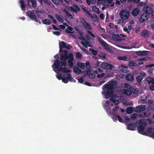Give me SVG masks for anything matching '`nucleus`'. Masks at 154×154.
Wrapping results in <instances>:
<instances>
[{"label":"nucleus","mask_w":154,"mask_h":154,"mask_svg":"<svg viewBox=\"0 0 154 154\" xmlns=\"http://www.w3.org/2000/svg\"><path fill=\"white\" fill-rule=\"evenodd\" d=\"M143 10L145 12L143 13L139 20L140 22L142 23L147 20L150 14H151L152 16L154 17V11H153L151 7L149 6H144L143 8Z\"/></svg>","instance_id":"f257e3e1"},{"label":"nucleus","mask_w":154,"mask_h":154,"mask_svg":"<svg viewBox=\"0 0 154 154\" xmlns=\"http://www.w3.org/2000/svg\"><path fill=\"white\" fill-rule=\"evenodd\" d=\"M103 87L107 89L106 93V98H107L110 96L114 88L113 84L112 83L109 82L105 84Z\"/></svg>","instance_id":"f03ea898"},{"label":"nucleus","mask_w":154,"mask_h":154,"mask_svg":"<svg viewBox=\"0 0 154 154\" xmlns=\"http://www.w3.org/2000/svg\"><path fill=\"white\" fill-rule=\"evenodd\" d=\"M97 38L99 42L101 44L105 50L111 53L112 52V50L109 45L107 44L100 37L98 36Z\"/></svg>","instance_id":"7ed1b4c3"},{"label":"nucleus","mask_w":154,"mask_h":154,"mask_svg":"<svg viewBox=\"0 0 154 154\" xmlns=\"http://www.w3.org/2000/svg\"><path fill=\"white\" fill-rule=\"evenodd\" d=\"M137 130L139 133L141 134L147 125V123L145 121L140 120L139 121Z\"/></svg>","instance_id":"20e7f679"},{"label":"nucleus","mask_w":154,"mask_h":154,"mask_svg":"<svg viewBox=\"0 0 154 154\" xmlns=\"http://www.w3.org/2000/svg\"><path fill=\"white\" fill-rule=\"evenodd\" d=\"M81 8L82 10L85 12L92 19H93V21H97L98 20V17L96 14H95V16H93L92 14L87 10L85 7L83 5L81 6Z\"/></svg>","instance_id":"39448f33"},{"label":"nucleus","mask_w":154,"mask_h":154,"mask_svg":"<svg viewBox=\"0 0 154 154\" xmlns=\"http://www.w3.org/2000/svg\"><path fill=\"white\" fill-rule=\"evenodd\" d=\"M130 14L129 11L127 10H124L120 12V16L123 20H126L129 17Z\"/></svg>","instance_id":"423d86ee"},{"label":"nucleus","mask_w":154,"mask_h":154,"mask_svg":"<svg viewBox=\"0 0 154 154\" xmlns=\"http://www.w3.org/2000/svg\"><path fill=\"white\" fill-rule=\"evenodd\" d=\"M72 47L69 44L64 41H62L59 43V52L62 51H63L62 49V48H66L70 50Z\"/></svg>","instance_id":"0eeeda50"},{"label":"nucleus","mask_w":154,"mask_h":154,"mask_svg":"<svg viewBox=\"0 0 154 154\" xmlns=\"http://www.w3.org/2000/svg\"><path fill=\"white\" fill-rule=\"evenodd\" d=\"M66 60H62L60 62L58 60H55V61L54 63L55 68L57 69L60 68V67L61 66L60 65V64L62 66H66Z\"/></svg>","instance_id":"6e6552de"},{"label":"nucleus","mask_w":154,"mask_h":154,"mask_svg":"<svg viewBox=\"0 0 154 154\" xmlns=\"http://www.w3.org/2000/svg\"><path fill=\"white\" fill-rule=\"evenodd\" d=\"M80 21L85 29H87L89 30H91L92 29V27L91 25L88 22H86L84 18L81 19Z\"/></svg>","instance_id":"1a4fd4ad"},{"label":"nucleus","mask_w":154,"mask_h":154,"mask_svg":"<svg viewBox=\"0 0 154 154\" xmlns=\"http://www.w3.org/2000/svg\"><path fill=\"white\" fill-rule=\"evenodd\" d=\"M62 52L64 53V54L63 55L62 54L60 56V59L62 60H67L69 58V54L70 53L68 54V52L66 51H62Z\"/></svg>","instance_id":"9d476101"},{"label":"nucleus","mask_w":154,"mask_h":154,"mask_svg":"<svg viewBox=\"0 0 154 154\" xmlns=\"http://www.w3.org/2000/svg\"><path fill=\"white\" fill-rule=\"evenodd\" d=\"M146 109L144 105H141L134 108V111L136 112H139L144 111Z\"/></svg>","instance_id":"9b49d317"},{"label":"nucleus","mask_w":154,"mask_h":154,"mask_svg":"<svg viewBox=\"0 0 154 154\" xmlns=\"http://www.w3.org/2000/svg\"><path fill=\"white\" fill-rule=\"evenodd\" d=\"M140 75L137 76L136 78V80L139 83H140L143 79L146 76V74L144 72H142L140 73Z\"/></svg>","instance_id":"f8f14e48"},{"label":"nucleus","mask_w":154,"mask_h":154,"mask_svg":"<svg viewBox=\"0 0 154 154\" xmlns=\"http://www.w3.org/2000/svg\"><path fill=\"white\" fill-rule=\"evenodd\" d=\"M27 14L28 16L32 20H34L35 21L37 22H38V20L37 19L36 16L34 14L33 12L29 11H28Z\"/></svg>","instance_id":"ddd939ff"},{"label":"nucleus","mask_w":154,"mask_h":154,"mask_svg":"<svg viewBox=\"0 0 154 154\" xmlns=\"http://www.w3.org/2000/svg\"><path fill=\"white\" fill-rule=\"evenodd\" d=\"M69 55V59L68 60V62L70 68H72L73 65V61L74 59V57L72 53L71 52H70Z\"/></svg>","instance_id":"4468645a"},{"label":"nucleus","mask_w":154,"mask_h":154,"mask_svg":"<svg viewBox=\"0 0 154 154\" xmlns=\"http://www.w3.org/2000/svg\"><path fill=\"white\" fill-rule=\"evenodd\" d=\"M69 8L71 11L76 13L80 11V8L76 4H74L73 6H70Z\"/></svg>","instance_id":"2eb2a0df"},{"label":"nucleus","mask_w":154,"mask_h":154,"mask_svg":"<svg viewBox=\"0 0 154 154\" xmlns=\"http://www.w3.org/2000/svg\"><path fill=\"white\" fill-rule=\"evenodd\" d=\"M101 67L102 68L105 69H111L113 66L111 64H108L107 63L104 62L102 64Z\"/></svg>","instance_id":"dca6fc26"},{"label":"nucleus","mask_w":154,"mask_h":154,"mask_svg":"<svg viewBox=\"0 0 154 154\" xmlns=\"http://www.w3.org/2000/svg\"><path fill=\"white\" fill-rule=\"evenodd\" d=\"M85 71L86 73L89 78L92 79L95 78V75L93 73L91 72V69L85 70Z\"/></svg>","instance_id":"f3484780"},{"label":"nucleus","mask_w":154,"mask_h":154,"mask_svg":"<svg viewBox=\"0 0 154 154\" xmlns=\"http://www.w3.org/2000/svg\"><path fill=\"white\" fill-rule=\"evenodd\" d=\"M148 51H138L136 52V54L139 56H142L147 55L148 54Z\"/></svg>","instance_id":"a211bd4d"},{"label":"nucleus","mask_w":154,"mask_h":154,"mask_svg":"<svg viewBox=\"0 0 154 154\" xmlns=\"http://www.w3.org/2000/svg\"><path fill=\"white\" fill-rule=\"evenodd\" d=\"M73 71L77 75L82 73V71L77 66H75L73 68Z\"/></svg>","instance_id":"6ab92c4d"},{"label":"nucleus","mask_w":154,"mask_h":154,"mask_svg":"<svg viewBox=\"0 0 154 154\" xmlns=\"http://www.w3.org/2000/svg\"><path fill=\"white\" fill-rule=\"evenodd\" d=\"M58 71L62 72L63 73H67L70 72L71 71L69 69H68L66 67H64L63 68L62 66L60 67V68L57 69Z\"/></svg>","instance_id":"aec40b11"},{"label":"nucleus","mask_w":154,"mask_h":154,"mask_svg":"<svg viewBox=\"0 0 154 154\" xmlns=\"http://www.w3.org/2000/svg\"><path fill=\"white\" fill-rule=\"evenodd\" d=\"M134 76L130 73L126 75L125 79L128 81L131 82L134 80Z\"/></svg>","instance_id":"412c9836"},{"label":"nucleus","mask_w":154,"mask_h":154,"mask_svg":"<svg viewBox=\"0 0 154 154\" xmlns=\"http://www.w3.org/2000/svg\"><path fill=\"white\" fill-rule=\"evenodd\" d=\"M141 34L142 36L144 38H146L149 37V34L148 31L145 29L143 30L141 32Z\"/></svg>","instance_id":"4be33fe9"},{"label":"nucleus","mask_w":154,"mask_h":154,"mask_svg":"<svg viewBox=\"0 0 154 154\" xmlns=\"http://www.w3.org/2000/svg\"><path fill=\"white\" fill-rule=\"evenodd\" d=\"M136 126L134 123L129 124L127 125V128L128 130L133 131L135 129Z\"/></svg>","instance_id":"5701e85b"},{"label":"nucleus","mask_w":154,"mask_h":154,"mask_svg":"<svg viewBox=\"0 0 154 154\" xmlns=\"http://www.w3.org/2000/svg\"><path fill=\"white\" fill-rule=\"evenodd\" d=\"M140 12V10L138 8H135L132 11L131 14L134 17L137 16Z\"/></svg>","instance_id":"b1692460"},{"label":"nucleus","mask_w":154,"mask_h":154,"mask_svg":"<svg viewBox=\"0 0 154 154\" xmlns=\"http://www.w3.org/2000/svg\"><path fill=\"white\" fill-rule=\"evenodd\" d=\"M38 1L41 5H43V2L45 4L48 5H50L51 3V2L48 0H38Z\"/></svg>","instance_id":"393cba45"},{"label":"nucleus","mask_w":154,"mask_h":154,"mask_svg":"<svg viewBox=\"0 0 154 154\" xmlns=\"http://www.w3.org/2000/svg\"><path fill=\"white\" fill-rule=\"evenodd\" d=\"M122 92L124 94L128 96H129L131 95V93L130 89H123L122 90Z\"/></svg>","instance_id":"a878e982"},{"label":"nucleus","mask_w":154,"mask_h":154,"mask_svg":"<svg viewBox=\"0 0 154 154\" xmlns=\"http://www.w3.org/2000/svg\"><path fill=\"white\" fill-rule=\"evenodd\" d=\"M146 80L149 84H154V78H153L148 77L146 79Z\"/></svg>","instance_id":"bb28decb"},{"label":"nucleus","mask_w":154,"mask_h":154,"mask_svg":"<svg viewBox=\"0 0 154 154\" xmlns=\"http://www.w3.org/2000/svg\"><path fill=\"white\" fill-rule=\"evenodd\" d=\"M63 11L64 12L66 15L69 18L71 19H73V16L67 10L65 9L63 10Z\"/></svg>","instance_id":"cd10ccee"},{"label":"nucleus","mask_w":154,"mask_h":154,"mask_svg":"<svg viewBox=\"0 0 154 154\" xmlns=\"http://www.w3.org/2000/svg\"><path fill=\"white\" fill-rule=\"evenodd\" d=\"M42 23L46 25H50L51 23V21L48 19H45L42 20Z\"/></svg>","instance_id":"c85d7f7f"},{"label":"nucleus","mask_w":154,"mask_h":154,"mask_svg":"<svg viewBox=\"0 0 154 154\" xmlns=\"http://www.w3.org/2000/svg\"><path fill=\"white\" fill-rule=\"evenodd\" d=\"M133 107H129L127 108L126 111L128 114H131L132 113L133 111Z\"/></svg>","instance_id":"c756f323"},{"label":"nucleus","mask_w":154,"mask_h":154,"mask_svg":"<svg viewBox=\"0 0 154 154\" xmlns=\"http://www.w3.org/2000/svg\"><path fill=\"white\" fill-rule=\"evenodd\" d=\"M20 3L22 10L23 11H25V10L26 6L24 1L23 0H20Z\"/></svg>","instance_id":"7c9ffc66"},{"label":"nucleus","mask_w":154,"mask_h":154,"mask_svg":"<svg viewBox=\"0 0 154 154\" xmlns=\"http://www.w3.org/2000/svg\"><path fill=\"white\" fill-rule=\"evenodd\" d=\"M92 10L94 12L97 14H99L100 13L99 9L98 8H97L95 5L93 6L92 7Z\"/></svg>","instance_id":"2f4dec72"},{"label":"nucleus","mask_w":154,"mask_h":154,"mask_svg":"<svg viewBox=\"0 0 154 154\" xmlns=\"http://www.w3.org/2000/svg\"><path fill=\"white\" fill-rule=\"evenodd\" d=\"M77 65L82 69H85V65L83 63L79 62L77 63Z\"/></svg>","instance_id":"473e14b6"},{"label":"nucleus","mask_w":154,"mask_h":154,"mask_svg":"<svg viewBox=\"0 0 154 154\" xmlns=\"http://www.w3.org/2000/svg\"><path fill=\"white\" fill-rule=\"evenodd\" d=\"M55 17L57 20L59 22L61 23H63V19L60 17V16L58 15V14H55Z\"/></svg>","instance_id":"72a5a7b5"},{"label":"nucleus","mask_w":154,"mask_h":154,"mask_svg":"<svg viewBox=\"0 0 154 154\" xmlns=\"http://www.w3.org/2000/svg\"><path fill=\"white\" fill-rule=\"evenodd\" d=\"M128 65L130 66H137V64L134 60H131L129 61Z\"/></svg>","instance_id":"f704fd0d"},{"label":"nucleus","mask_w":154,"mask_h":154,"mask_svg":"<svg viewBox=\"0 0 154 154\" xmlns=\"http://www.w3.org/2000/svg\"><path fill=\"white\" fill-rule=\"evenodd\" d=\"M89 44V42L87 40L85 41L84 42L82 41L81 42L82 45L86 47H87Z\"/></svg>","instance_id":"c9c22d12"},{"label":"nucleus","mask_w":154,"mask_h":154,"mask_svg":"<svg viewBox=\"0 0 154 154\" xmlns=\"http://www.w3.org/2000/svg\"><path fill=\"white\" fill-rule=\"evenodd\" d=\"M114 117H115L116 119H118L119 121L120 122H123V119H122L121 117L117 115H114ZM117 120V119H116Z\"/></svg>","instance_id":"e433bc0d"},{"label":"nucleus","mask_w":154,"mask_h":154,"mask_svg":"<svg viewBox=\"0 0 154 154\" xmlns=\"http://www.w3.org/2000/svg\"><path fill=\"white\" fill-rule=\"evenodd\" d=\"M73 30L72 28L70 26H68L67 27V29H65L66 32L68 33H69L72 32L71 31Z\"/></svg>","instance_id":"4c0bfd02"},{"label":"nucleus","mask_w":154,"mask_h":154,"mask_svg":"<svg viewBox=\"0 0 154 154\" xmlns=\"http://www.w3.org/2000/svg\"><path fill=\"white\" fill-rule=\"evenodd\" d=\"M80 48L81 50L83 51L85 53H86L88 54H89L90 53L85 48H84L82 46H81Z\"/></svg>","instance_id":"58836bf2"},{"label":"nucleus","mask_w":154,"mask_h":154,"mask_svg":"<svg viewBox=\"0 0 154 154\" xmlns=\"http://www.w3.org/2000/svg\"><path fill=\"white\" fill-rule=\"evenodd\" d=\"M66 75L67 77H66V78L69 81H72V75L70 73H68L66 74Z\"/></svg>","instance_id":"ea45409f"},{"label":"nucleus","mask_w":154,"mask_h":154,"mask_svg":"<svg viewBox=\"0 0 154 154\" xmlns=\"http://www.w3.org/2000/svg\"><path fill=\"white\" fill-rule=\"evenodd\" d=\"M89 50L92 52V54L94 55H96L97 54V52L94 49L90 48Z\"/></svg>","instance_id":"a19ab883"},{"label":"nucleus","mask_w":154,"mask_h":154,"mask_svg":"<svg viewBox=\"0 0 154 154\" xmlns=\"http://www.w3.org/2000/svg\"><path fill=\"white\" fill-rule=\"evenodd\" d=\"M52 2L55 4L59 5L60 3V1L62 2L63 0H51Z\"/></svg>","instance_id":"79ce46f5"},{"label":"nucleus","mask_w":154,"mask_h":154,"mask_svg":"<svg viewBox=\"0 0 154 154\" xmlns=\"http://www.w3.org/2000/svg\"><path fill=\"white\" fill-rule=\"evenodd\" d=\"M31 2L32 3V7L35 8L37 6V2L35 0H31Z\"/></svg>","instance_id":"37998d69"},{"label":"nucleus","mask_w":154,"mask_h":154,"mask_svg":"<svg viewBox=\"0 0 154 154\" xmlns=\"http://www.w3.org/2000/svg\"><path fill=\"white\" fill-rule=\"evenodd\" d=\"M118 58L119 60H123L124 61L126 60L127 59V58L126 56H119L118 57Z\"/></svg>","instance_id":"c03bdc74"},{"label":"nucleus","mask_w":154,"mask_h":154,"mask_svg":"<svg viewBox=\"0 0 154 154\" xmlns=\"http://www.w3.org/2000/svg\"><path fill=\"white\" fill-rule=\"evenodd\" d=\"M76 57L77 58L81 59L82 57V55L80 52H77L76 53Z\"/></svg>","instance_id":"a18cd8bd"},{"label":"nucleus","mask_w":154,"mask_h":154,"mask_svg":"<svg viewBox=\"0 0 154 154\" xmlns=\"http://www.w3.org/2000/svg\"><path fill=\"white\" fill-rule=\"evenodd\" d=\"M98 56L100 57L103 59H105L106 58V54H98Z\"/></svg>","instance_id":"49530a36"},{"label":"nucleus","mask_w":154,"mask_h":154,"mask_svg":"<svg viewBox=\"0 0 154 154\" xmlns=\"http://www.w3.org/2000/svg\"><path fill=\"white\" fill-rule=\"evenodd\" d=\"M91 65L90 64L89 62L88 61L86 62V68L87 69H89L91 67Z\"/></svg>","instance_id":"de8ad7c7"},{"label":"nucleus","mask_w":154,"mask_h":154,"mask_svg":"<svg viewBox=\"0 0 154 154\" xmlns=\"http://www.w3.org/2000/svg\"><path fill=\"white\" fill-rule=\"evenodd\" d=\"M136 116H137V114H132L130 117L131 119L132 120H134L136 119Z\"/></svg>","instance_id":"09e8293b"},{"label":"nucleus","mask_w":154,"mask_h":154,"mask_svg":"<svg viewBox=\"0 0 154 154\" xmlns=\"http://www.w3.org/2000/svg\"><path fill=\"white\" fill-rule=\"evenodd\" d=\"M35 12H36V15H38V13H41V14H43V13H44V11L43 10H36L35 11Z\"/></svg>","instance_id":"8fccbe9b"},{"label":"nucleus","mask_w":154,"mask_h":154,"mask_svg":"<svg viewBox=\"0 0 154 154\" xmlns=\"http://www.w3.org/2000/svg\"><path fill=\"white\" fill-rule=\"evenodd\" d=\"M105 75L104 73H102L101 74H98L97 75V77L101 79Z\"/></svg>","instance_id":"3c124183"},{"label":"nucleus","mask_w":154,"mask_h":154,"mask_svg":"<svg viewBox=\"0 0 154 154\" xmlns=\"http://www.w3.org/2000/svg\"><path fill=\"white\" fill-rule=\"evenodd\" d=\"M53 33L54 34L57 36H59L61 34V33L58 31H54Z\"/></svg>","instance_id":"603ef678"},{"label":"nucleus","mask_w":154,"mask_h":154,"mask_svg":"<svg viewBox=\"0 0 154 154\" xmlns=\"http://www.w3.org/2000/svg\"><path fill=\"white\" fill-rule=\"evenodd\" d=\"M130 90L131 91V94L133 93L134 94H136L137 93L136 92H135V89L133 88L132 87L131 88H130Z\"/></svg>","instance_id":"864d4df0"},{"label":"nucleus","mask_w":154,"mask_h":154,"mask_svg":"<svg viewBox=\"0 0 154 154\" xmlns=\"http://www.w3.org/2000/svg\"><path fill=\"white\" fill-rule=\"evenodd\" d=\"M62 80V82L65 83H67L68 82V81L66 78H63Z\"/></svg>","instance_id":"5fc2aeb1"},{"label":"nucleus","mask_w":154,"mask_h":154,"mask_svg":"<svg viewBox=\"0 0 154 154\" xmlns=\"http://www.w3.org/2000/svg\"><path fill=\"white\" fill-rule=\"evenodd\" d=\"M119 109V107L118 106H116L115 107L113 108V111L114 112H116L117 110Z\"/></svg>","instance_id":"6e6d98bb"},{"label":"nucleus","mask_w":154,"mask_h":154,"mask_svg":"<svg viewBox=\"0 0 154 154\" xmlns=\"http://www.w3.org/2000/svg\"><path fill=\"white\" fill-rule=\"evenodd\" d=\"M87 32L92 37H93L94 38H95V35H94L91 31L88 30L87 31Z\"/></svg>","instance_id":"4d7b16f0"},{"label":"nucleus","mask_w":154,"mask_h":154,"mask_svg":"<svg viewBox=\"0 0 154 154\" xmlns=\"http://www.w3.org/2000/svg\"><path fill=\"white\" fill-rule=\"evenodd\" d=\"M150 89L152 91H154V84H152L149 87Z\"/></svg>","instance_id":"13d9d810"},{"label":"nucleus","mask_w":154,"mask_h":154,"mask_svg":"<svg viewBox=\"0 0 154 154\" xmlns=\"http://www.w3.org/2000/svg\"><path fill=\"white\" fill-rule=\"evenodd\" d=\"M123 30L124 31L127 32L128 34H129L130 33V31L126 27H124L123 28Z\"/></svg>","instance_id":"bf43d9fd"},{"label":"nucleus","mask_w":154,"mask_h":154,"mask_svg":"<svg viewBox=\"0 0 154 154\" xmlns=\"http://www.w3.org/2000/svg\"><path fill=\"white\" fill-rule=\"evenodd\" d=\"M56 76L57 79L59 80L62 79V78L61 77V74H57L56 75Z\"/></svg>","instance_id":"052dcab7"},{"label":"nucleus","mask_w":154,"mask_h":154,"mask_svg":"<svg viewBox=\"0 0 154 154\" xmlns=\"http://www.w3.org/2000/svg\"><path fill=\"white\" fill-rule=\"evenodd\" d=\"M147 130L148 132L150 134L152 132V129L151 127L147 128Z\"/></svg>","instance_id":"680f3d73"},{"label":"nucleus","mask_w":154,"mask_h":154,"mask_svg":"<svg viewBox=\"0 0 154 154\" xmlns=\"http://www.w3.org/2000/svg\"><path fill=\"white\" fill-rule=\"evenodd\" d=\"M130 120V119L129 117L127 116H126L125 117V122H128Z\"/></svg>","instance_id":"e2e57ef3"},{"label":"nucleus","mask_w":154,"mask_h":154,"mask_svg":"<svg viewBox=\"0 0 154 154\" xmlns=\"http://www.w3.org/2000/svg\"><path fill=\"white\" fill-rule=\"evenodd\" d=\"M105 1V0H97V4L98 5H100Z\"/></svg>","instance_id":"0e129e2a"},{"label":"nucleus","mask_w":154,"mask_h":154,"mask_svg":"<svg viewBox=\"0 0 154 154\" xmlns=\"http://www.w3.org/2000/svg\"><path fill=\"white\" fill-rule=\"evenodd\" d=\"M78 82L81 83H83V79L82 77H80V78L78 79Z\"/></svg>","instance_id":"69168bd1"},{"label":"nucleus","mask_w":154,"mask_h":154,"mask_svg":"<svg viewBox=\"0 0 154 154\" xmlns=\"http://www.w3.org/2000/svg\"><path fill=\"white\" fill-rule=\"evenodd\" d=\"M153 66H154V64H149L146 66V67H152Z\"/></svg>","instance_id":"338daca9"},{"label":"nucleus","mask_w":154,"mask_h":154,"mask_svg":"<svg viewBox=\"0 0 154 154\" xmlns=\"http://www.w3.org/2000/svg\"><path fill=\"white\" fill-rule=\"evenodd\" d=\"M125 87L126 88L129 89H130V88H131V87L128 84H126L125 85Z\"/></svg>","instance_id":"774afa93"}]
</instances>
